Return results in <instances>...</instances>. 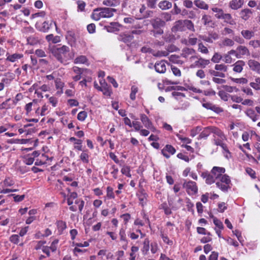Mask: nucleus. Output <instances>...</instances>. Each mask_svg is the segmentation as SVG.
<instances>
[{
    "mask_svg": "<svg viewBox=\"0 0 260 260\" xmlns=\"http://www.w3.org/2000/svg\"><path fill=\"white\" fill-rule=\"evenodd\" d=\"M107 194L106 198L108 199H112L115 198L114 193L113 192V189L110 187L108 186L106 189Z\"/></svg>",
    "mask_w": 260,
    "mask_h": 260,
    "instance_id": "obj_50",
    "label": "nucleus"
},
{
    "mask_svg": "<svg viewBox=\"0 0 260 260\" xmlns=\"http://www.w3.org/2000/svg\"><path fill=\"white\" fill-rule=\"evenodd\" d=\"M134 38V36L131 32L120 34L118 37V40L124 43H128L131 42Z\"/></svg>",
    "mask_w": 260,
    "mask_h": 260,
    "instance_id": "obj_18",
    "label": "nucleus"
},
{
    "mask_svg": "<svg viewBox=\"0 0 260 260\" xmlns=\"http://www.w3.org/2000/svg\"><path fill=\"white\" fill-rule=\"evenodd\" d=\"M230 79L233 82L240 84H246L248 82V80L245 78H235L231 77Z\"/></svg>",
    "mask_w": 260,
    "mask_h": 260,
    "instance_id": "obj_46",
    "label": "nucleus"
},
{
    "mask_svg": "<svg viewBox=\"0 0 260 260\" xmlns=\"http://www.w3.org/2000/svg\"><path fill=\"white\" fill-rule=\"evenodd\" d=\"M150 246V242L149 239L148 238L145 239L143 242L142 246L141 248V251L143 255H146L149 253Z\"/></svg>",
    "mask_w": 260,
    "mask_h": 260,
    "instance_id": "obj_24",
    "label": "nucleus"
},
{
    "mask_svg": "<svg viewBox=\"0 0 260 260\" xmlns=\"http://www.w3.org/2000/svg\"><path fill=\"white\" fill-rule=\"evenodd\" d=\"M158 7L161 10H166L170 9L172 7V4L168 1H162L159 3Z\"/></svg>",
    "mask_w": 260,
    "mask_h": 260,
    "instance_id": "obj_35",
    "label": "nucleus"
},
{
    "mask_svg": "<svg viewBox=\"0 0 260 260\" xmlns=\"http://www.w3.org/2000/svg\"><path fill=\"white\" fill-rule=\"evenodd\" d=\"M160 208L164 209L166 215H170L172 213L171 209L168 207L166 203H163L160 205Z\"/></svg>",
    "mask_w": 260,
    "mask_h": 260,
    "instance_id": "obj_62",
    "label": "nucleus"
},
{
    "mask_svg": "<svg viewBox=\"0 0 260 260\" xmlns=\"http://www.w3.org/2000/svg\"><path fill=\"white\" fill-rule=\"evenodd\" d=\"M87 61V58L85 56L80 55L76 58L74 60V63L76 64L78 63H85Z\"/></svg>",
    "mask_w": 260,
    "mask_h": 260,
    "instance_id": "obj_53",
    "label": "nucleus"
},
{
    "mask_svg": "<svg viewBox=\"0 0 260 260\" xmlns=\"http://www.w3.org/2000/svg\"><path fill=\"white\" fill-rule=\"evenodd\" d=\"M55 84L56 89L60 90V91H58V92L62 93L63 92L62 88L64 86V83L60 79H57L55 80Z\"/></svg>",
    "mask_w": 260,
    "mask_h": 260,
    "instance_id": "obj_44",
    "label": "nucleus"
},
{
    "mask_svg": "<svg viewBox=\"0 0 260 260\" xmlns=\"http://www.w3.org/2000/svg\"><path fill=\"white\" fill-rule=\"evenodd\" d=\"M176 152V149L170 145H167L161 150V153L167 158H169L171 155H173Z\"/></svg>",
    "mask_w": 260,
    "mask_h": 260,
    "instance_id": "obj_10",
    "label": "nucleus"
},
{
    "mask_svg": "<svg viewBox=\"0 0 260 260\" xmlns=\"http://www.w3.org/2000/svg\"><path fill=\"white\" fill-rule=\"evenodd\" d=\"M222 60L226 63H231L233 62L231 56L228 53L222 56Z\"/></svg>",
    "mask_w": 260,
    "mask_h": 260,
    "instance_id": "obj_58",
    "label": "nucleus"
},
{
    "mask_svg": "<svg viewBox=\"0 0 260 260\" xmlns=\"http://www.w3.org/2000/svg\"><path fill=\"white\" fill-rule=\"evenodd\" d=\"M230 183L231 180L229 176L224 174L216 181V186L224 192L227 191L230 188Z\"/></svg>",
    "mask_w": 260,
    "mask_h": 260,
    "instance_id": "obj_3",
    "label": "nucleus"
},
{
    "mask_svg": "<svg viewBox=\"0 0 260 260\" xmlns=\"http://www.w3.org/2000/svg\"><path fill=\"white\" fill-rule=\"evenodd\" d=\"M201 176L205 180V182L208 184H212L216 182L214 177L211 174V172L210 173L207 171L203 172L202 173Z\"/></svg>",
    "mask_w": 260,
    "mask_h": 260,
    "instance_id": "obj_12",
    "label": "nucleus"
},
{
    "mask_svg": "<svg viewBox=\"0 0 260 260\" xmlns=\"http://www.w3.org/2000/svg\"><path fill=\"white\" fill-rule=\"evenodd\" d=\"M244 0H232L229 2V7L234 10H237L242 7Z\"/></svg>",
    "mask_w": 260,
    "mask_h": 260,
    "instance_id": "obj_15",
    "label": "nucleus"
},
{
    "mask_svg": "<svg viewBox=\"0 0 260 260\" xmlns=\"http://www.w3.org/2000/svg\"><path fill=\"white\" fill-rule=\"evenodd\" d=\"M139 250V247L136 246H133L131 247V252L129 253V260H136V253Z\"/></svg>",
    "mask_w": 260,
    "mask_h": 260,
    "instance_id": "obj_45",
    "label": "nucleus"
},
{
    "mask_svg": "<svg viewBox=\"0 0 260 260\" xmlns=\"http://www.w3.org/2000/svg\"><path fill=\"white\" fill-rule=\"evenodd\" d=\"M212 134H213L215 144L224 148V144L223 143L222 141L224 140L226 138L223 132L216 127H212Z\"/></svg>",
    "mask_w": 260,
    "mask_h": 260,
    "instance_id": "obj_4",
    "label": "nucleus"
},
{
    "mask_svg": "<svg viewBox=\"0 0 260 260\" xmlns=\"http://www.w3.org/2000/svg\"><path fill=\"white\" fill-rule=\"evenodd\" d=\"M250 86L256 90H259L260 77H256L253 82L250 83Z\"/></svg>",
    "mask_w": 260,
    "mask_h": 260,
    "instance_id": "obj_38",
    "label": "nucleus"
},
{
    "mask_svg": "<svg viewBox=\"0 0 260 260\" xmlns=\"http://www.w3.org/2000/svg\"><path fill=\"white\" fill-rule=\"evenodd\" d=\"M241 34L246 40H250L254 36V32L252 30L243 29L241 31Z\"/></svg>",
    "mask_w": 260,
    "mask_h": 260,
    "instance_id": "obj_31",
    "label": "nucleus"
},
{
    "mask_svg": "<svg viewBox=\"0 0 260 260\" xmlns=\"http://www.w3.org/2000/svg\"><path fill=\"white\" fill-rule=\"evenodd\" d=\"M184 26H185V29H188V30H191L193 32L195 31L194 24L191 20H184Z\"/></svg>",
    "mask_w": 260,
    "mask_h": 260,
    "instance_id": "obj_43",
    "label": "nucleus"
},
{
    "mask_svg": "<svg viewBox=\"0 0 260 260\" xmlns=\"http://www.w3.org/2000/svg\"><path fill=\"white\" fill-rule=\"evenodd\" d=\"M202 106L205 108L211 110L217 113H219L223 111V110L221 108L216 106L209 102L203 103Z\"/></svg>",
    "mask_w": 260,
    "mask_h": 260,
    "instance_id": "obj_17",
    "label": "nucleus"
},
{
    "mask_svg": "<svg viewBox=\"0 0 260 260\" xmlns=\"http://www.w3.org/2000/svg\"><path fill=\"white\" fill-rule=\"evenodd\" d=\"M119 235L121 241H126V236L125 234V230L123 228H121L119 232Z\"/></svg>",
    "mask_w": 260,
    "mask_h": 260,
    "instance_id": "obj_63",
    "label": "nucleus"
},
{
    "mask_svg": "<svg viewBox=\"0 0 260 260\" xmlns=\"http://www.w3.org/2000/svg\"><path fill=\"white\" fill-rule=\"evenodd\" d=\"M225 170L223 167H214L211 170V174L216 181L225 173Z\"/></svg>",
    "mask_w": 260,
    "mask_h": 260,
    "instance_id": "obj_9",
    "label": "nucleus"
},
{
    "mask_svg": "<svg viewBox=\"0 0 260 260\" xmlns=\"http://www.w3.org/2000/svg\"><path fill=\"white\" fill-rule=\"evenodd\" d=\"M53 56L61 63L67 65L70 60L73 59L74 53L70 48L66 45H57L50 49Z\"/></svg>",
    "mask_w": 260,
    "mask_h": 260,
    "instance_id": "obj_1",
    "label": "nucleus"
},
{
    "mask_svg": "<svg viewBox=\"0 0 260 260\" xmlns=\"http://www.w3.org/2000/svg\"><path fill=\"white\" fill-rule=\"evenodd\" d=\"M161 237L164 242L167 244L168 245H172L173 244V241L171 240H170L167 235H166L164 234H161Z\"/></svg>",
    "mask_w": 260,
    "mask_h": 260,
    "instance_id": "obj_64",
    "label": "nucleus"
},
{
    "mask_svg": "<svg viewBox=\"0 0 260 260\" xmlns=\"http://www.w3.org/2000/svg\"><path fill=\"white\" fill-rule=\"evenodd\" d=\"M69 141L74 143V149L79 151L82 150V140L75 137H71Z\"/></svg>",
    "mask_w": 260,
    "mask_h": 260,
    "instance_id": "obj_19",
    "label": "nucleus"
},
{
    "mask_svg": "<svg viewBox=\"0 0 260 260\" xmlns=\"http://www.w3.org/2000/svg\"><path fill=\"white\" fill-rule=\"evenodd\" d=\"M221 34L223 36H227L228 35H234V31L228 27H225L221 31Z\"/></svg>",
    "mask_w": 260,
    "mask_h": 260,
    "instance_id": "obj_56",
    "label": "nucleus"
},
{
    "mask_svg": "<svg viewBox=\"0 0 260 260\" xmlns=\"http://www.w3.org/2000/svg\"><path fill=\"white\" fill-rule=\"evenodd\" d=\"M39 41V39L35 36H30L27 38V43L31 45H35L38 44Z\"/></svg>",
    "mask_w": 260,
    "mask_h": 260,
    "instance_id": "obj_42",
    "label": "nucleus"
},
{
    "mask_svg": "<svg viewBox=\"0 0 260 260\" xmlns=\"http://www.w3.org/2000/svg\"><path fill=\"white\" fill-rule=\"evenodd\" d=\"M155 71L159 73H164L166 71L165 62L160 61L156 62L154 66Z\"/></svg>",
    "mask_w": 260,
    "mask_h": 260,
    "instance_id": "obj_26",
    "label": "nucleus"
},
{
    "mask_svg": "<svg viewBox=\"0 0 260 260\" xmlns=\"http://www.w3.org/2000/svg\"><path fill=\"white\" fill-rule=\"evenodd\" d=\"M184 20H179L176 21L172 27V30L173 32L184 31L185 30Z\"/></svg>",
    "mask_w": 260,
    "mask_h": 260,
    "instance_id": "obj_13",
    "label": "nucleus"
},
{
    "mask_svg": "<svg viewBox=\"0 0 260 260\" xmlns=\"http://www.w3.org/2000/svg\"><path fill=\"white\" fill-rule=\"evenodd\" d=\"M198 60L194 62V64L198 68H205L210 63V60L202 57L197 58Z\"/></svg>",
    "mask_w": 260,
    "mask_h": 260,
    "instance_id": "obj_22",
    "label": "nucleus"
},
{
    "mask_svg": "<svg viewBox=\"0 0 260 260\" xmlns=\"http://www.w3.org/2000/svg\"><path fill=\"white\" fill-rule=\"evenodd\" d=\"M150 250L152 253L154 254L156 253L158 250V244L156 242H152L150 244Z\"/></svg>",
    "mask_w": 260,
    "mask_h": 260,
    "instance_id": "obj_61",
    "label": "nucleus"
},
{
    "mask_svg": "<svg viewBox=\"0 0 260 260\" xmlns=\"http://www.w3.org/2000/svg\"><path fill=\"white\" fill-rule=\"evenodd\" d=\"M87 116V114L85 111H81L77 115V119L81 121H83L85 120Z\"/></svg>",
    "mask_w": 260,
    "mask_h": 260,
    "instance_id": "obj_59",
    "label": "nucleus"
},
{
    "mask_svg": "<svg viewBox=\"0 0 260 260\" xmlns=\"http://www.w3.org/2000/svg\"><path fill=\"white\" fill-rule=\"evenodd\" d=\"M171 70L175 76L177 77H180L181 76V72L177 67L175 66H171Z\"/></svg>",
    "mask_w": 260,
    "mask_h": 260,
    "instance_id": "obj_54",
    "label": "nucleus"
},
{
    "mask_svg": "<svg viewBox=\"0 0 260 260\" xmlns=\"http://www.w3.org/2000/svg\"><path fill=\"white\" fill-rule=\"evenodd\" d=\"M248 65L249 68L254 72L260 74V63L258 61L250 59L248 61Z\"/></svg>",
    "mask_w": 260,
    "mask_h": 260,
    "instance_id": "obj_14",
    "label": "nucleus"
},
{
    "mask_svg": "<svg viewBox=\"0 0 260 260\" xmlns=\"http://www.w3.org/2000/svg\"><path fill=\"white\" fill-rule=\"evenodd\" d=\"M198 51L203 54H207L209 53V50L207 47L204 45L202 43L198 44Z\"/></svg>",
    "mask_w": 260,
    "mask_h": 260,
    "instance_id": "obj_52",
    "label": "nucleus"
},
{
    "mask_svg": "<svg viewBox=\"0 0 260 260\" xmlns=\"http://www.w3.org/2000/svg\"><path fill=\"white\" fill-rule=\"evenodd\" d=\"M139 88L137 86L133 85L131 87V92L130 93V99L134 101L136 99V94L138 92Z\"/></svg>",
    "mask_w": 260,
    "mask_h": 260,
    "instance_id": "obj_48",
    "label": "nucleus"
},
{
    "mask_svg": "<svg viewBox=\"0 0 260 260\" xmlns=\"http://www.w3.org/2000/svg\"><path fill=\"white\" fill-rule=\"evenodd\" d=\"M9 79L4 78L0 82V91H2L5 88V83H9L11 80L14 78V75L12 73L9 74Z\"/></svg>",
    "mask_w": 260,
    "mask_h": 260,
    "instance_id": "obj_30",
    "label": "nucleus"
},
{
    "mask_svg": "<svg viewBox=\"0 0 260 260\" xmlns=\"http://www.w3.org/2000/svg\"><path fill=\"white\" fill-rule=\"evenodd\" d=\"M234 45V41L227 37L223 38L220 43L219 44V45L221 47H233Z\"/></svg>",
    "mask_w": 260,
    "mask_h": 260,
    "instance_id": "obj_28",
    "label": "nucleus"
},
{
    "mask_svg": "<svg viewBox=\"0 0 260 260\" xmlns=\"http://www.w3.org/2000/svg\"><path fill=\"white\" fill-rule=\"evenodd\" d=\"M105 27L108 32H116L120 30L122 26L117 22H112Z\"/></svg>",
    "mask_w": 260,
    "mask_h": 260,
    "instance_id": "obj_16",
    "label": "nucleus"
},
{
    "mask_svg": "<svg viewBox=\"0 0 260 260\" xmlns=\"http://www.w3.org/2000/svg\"><path fill=\"white\" fill-rule=\"evenodd\" d=\"M130 172H131L130 167L127 166H123L121 170V172L122 174H123L129 178H131L132 177Z\"/></svg>",
    "mask_w": 260,
    "mask_h": 260,
    "instance_id": "obj_47",
    "label": "nucleus"
},
{
    "mask_svg": "<svg viewBox=\"0 0 260 260\" xmlns=\"http://www.w3.org/2000/svg\"><path fill=\"white\" fill-rule=\"evenodd\" d=\"M245 113L253 122L256 121L258 119V116L256 114L255 111L252 108H248L245 111Z\"/></svg>",
    "mask_w": 260,
    "mask_h": 260,
    "instance_id": "obj_23",
    "label": "nucleus"
},
{
    "mask_svg": "<svg viewBox=\"0 0 260 260\" xmlns=\"http://www.w3.org/2000/svg\"><path fill=\"white\" fill-rule=\"evenodd\" d=\"M210 73L211 75L214 76V77H219L220 78H224L225 77L224 73L218 72L217 71L210 70Z\"/></svg>",
    "mask_w": 260,
    "mask_h": 260,
    "instance_id": "obj_55",
    "label": "nucleus"
},
{
    "mask_svg": "<svg viewBox=\"0 0 260 260\" xmlns=\"http://www.w3.org/2000/svg\"><path fill=\"white\" fill-rule=\"evenodd\" d=\"M213 12L215 13V17L217 19H221L223 14V11L220 8L217 7H213L211 9Z\"/></svg>",
    "mask_w": 260,
    "mask_h": 260,
    "instance_id": "obj_41",
    "label": "nucleus"
},
{
    "mask_svg": "<svg viewBox=\"0 0 260 260\" xmlns=\"http://www.w3.org/2000/svg\"><path fill=\"white\" fill-rule=\"evenodd\" d=\"M218 95L220 98L224 101H228L229 99V94L223 90L219 91Z\"/></svg>",
    "mask_w": 260,
    "mask_h": 260,
    "instance_id": "obj_60",
    "label": "nucleus"
},
{
    "mask_svg": "<svg viewBox=\"0 0 260 260\" xmlns=\"http://www.w3.org/2000/svg\"><path fill=\"white\" fill-rule=\"evenodd\" d=\"M51 24H49L48 22L44 21L43 23H37L36 24V27L40 31L43 32H47L50 28Z\"/></svg>",
    "mask_w": 260,
    "mask_h": 260,
    "instance_id": "obj_27",
    "label": "nucleus"
},
{
    "mask_svg": "<svg viewBox=\"0 0 260 260\" xmlns=\"http://www.w3.org/2000/svg\"><path fill=\"white\" fill-rule=\"evenodd\" d=\"M152 25L154 29H157L165 26V22L160 18H156L152 21Z\"/></svg>",
    "mask_w": 260,
    "mask_h": 260,
    "instance_id": "obj_32",
    "label": "nucleus"
},
{
    "mask_svg": "<svg viewBox=\"0 0 260 260\" xmlns=\"http://www.w3.org/2000/svg\"><path fill=\"white\" fill-rule=\"evenodd\" d=\"M196 54V51L193 49L186 48L183 50L182 56L185 58H187L189 55H191L190 58H198V56L194 55Z\"/></svg>",
    "mask_w": 260,
    "mask_h": 260,
    "instance_id": "obj_25",
    "label": "nucleus"
},
{
    "mask_svg": "<svg viewBox=\"0 0 260 260\" xmlns=\"http://www.w3.org/2000/svg\"><path fill=\"white\" fill-rule=\"evenodd\" d=\"M46 39L49 42L53 43H57L60 42L59 37L56 36H54L52 34H50L46 37Z\"/></svg>",
    "mask_w": 260,
    "mask_h": 260,
    "instance_id": "obj_40",
    "label": "nucleus"
},
{
    "mask_svg": "<svg viewBox=\"0 0 260 260\" xmlns=\"http://www.w3.org/2000/svg\"><path fill=\"white\" fill-rule=\"evenodd\" d=\"M245 64V63L244 61L242 60H238L233 65V71L236 73H241L242 71Z\"/></svg>",
    "mask_w": 260,
    "mask_h": 260,
    "instance_id": "obj_20",
    "label": "nucleus"
},
{
    "mask_svg": "<svg viewBox=\"0 0 260 260\" xmlns=\"http://www.w3.org/2000/svg\"><path fill=\"white\" fill-rule=\"evenodd\" d=\"M56 225L58 229V231L61 234L64 230L67 228L66 222L62 220H58L56 222Z\"/></svg>",
    "mask_w": 260,
    "mask_h": 260,
    "instance_id": "obj_37",
    "label": "nucleus"
},
{
    "mask_svg": "<svg viewBox=\"0 0 260 260\" xmlns=\"http://www.w3.org/2000/svg\"><path fill=\"white\" fill-rule=\"evenodd\" d=\"M215 70L216 71H219L223 72H226L228 71V66L224 64H216L215 66Z\"/></svg>",
    "mask_w": 260,
    "mask_h": 260,
    "instance_id": "obj_51",
    "label": "nucleus"
},
{
    "mask_svg": "<svg viewBox=\"0 0 260 260\" xmlns=\"http://www.w3.org/2000/svg\"><path fill=\"white\" fill-rule=\"evenodd\" d=\"M140 117L141 121L146 128L153 132L156 131V128L153 126L152 122L145 114H141Z\"/></svg>",
    "mask_w": 260,
    "mask_h": 260,
    "instance_id": "obj_8",
    "label": "nucleus"
},
{
    "mask_svg": "<svg viewBox=\"0 0 260 260\" xmlns=\"http://www.w3.org/2000/svg\"><path fill=\"white\" fill-rule=\"evenodd\" d=\"M238 58H242L244 56L250 55V52L248 49L245 46L239 45L237 47Z\"/></svg>",
    "mask_w": 260,
    "mask_h": 260,
    "instance_id": "obj_11",
    "label": "nucleus"
},
{
    "mask_svg": "<svg viewBox=\"0 0 260 260\" xmlns=\"http://www.w3.org/2000/svg\"><path fill=\"white\" fill-rule=\"evenodd\" d=\"M15 183L13 179L10 177H7L2 182V187H8L13 186Z\"/></svg>",
    "mask_w": 260,
    "mask_h": 260,
    "instance_id": "obj_36",
    "label": "nucleus"
},
{
    "mask_svg": "<svg viewBox=\"0 0 260 260\" xmlns=\"http://www.w3.org/2000/svg\"><path fill=\"white\" fill-rule=\"evenodd\" d=\"M202 21L205 25H206L211 22V17L209 15L204 14L202 16Z\"/></svg>",
    "mask_w": 260,
    "mask_h": 260,
    "instance_id": "obj_57",
    "label": "nucleus"
},
{
    "mask_svg": "<svg viewBox=\"0 0 260 260\" xmlns=\"http://www.w3.org/2000/svg\"><path fill=\"white\" fill-rule=\"evenodd\" d=\"M67 203L69 206H70L69 208L70 210L73 212L76 211L77 209H78L79 212H81L84 205V202L80 199H76L75 201V204L77 205V206L73 205L74 203L73 199L69 197L67 198Z\"/></svg>",
    "mask_w": 260,
    "mask_h": 260,
    "instance_id": "obj_5",
    "label": "nucleus"
},
{
    "mask_svg": "<svg viewBox=\"0 0 260 260\" xmlns=\"http://www.w3.org/2000/svg\"><path fill=\"white\" fill-rule=\"evenodd\" d=\"M116 10L108 8H99L93 10L91 17L95 21H98L103 18H110L114 15Z\"/></svg>",
    "mask_w": 260,
    "mask_h": 260,
    "instance_id": "obj_2",
    "label": "nucleus"
},
{
    "mask_svg": "<svg viewBox=\"0 0 260 260\" xmlns=\"http://www.w3.org/2000/svg\"><path fill=\"white\" fill-rule=\"evenodd\" d=\"M252 11L249 9H244L240 12V16L242 19L246 21L249 19L252 14Z\"/></svg>",
    "mask_w": 260,
    "mask_h": 260,
    "instance_id": "obj_21",
    "label": "nucleus"
},
{
    "mask_svg": "<svg viewBox=\"0 0 260 260\" xmlns=\"http://www.w3.org/2000/svg\"><path fill=\"white\" fill-rule=\"evenodd\" d=\"M80 160L84 164H88L89 161V155L87 150L82 151L79 156Z\"/></svg>",
    "mask_w": 260,
    "mask_h": 260,
    "instance_id": "obj_33",
    "label": "nucleus"
},
{
    "mask_svg": "<svg viewBox=\"0 0 260 260\" xmlns=\"http://www.w3.org/2000/svg\"><path fill=\"white\" fill-rule=\"evenodd\" d=\"M6 60L12 63H16L18 61L21 60L24 57V55L22 53L15 52L13 54L7 53L6 55Z\"/></svg>",
    "mask_w": 260,
    "mask_h": 260,
    "instance_id": "obj_7",
    "label": "nucleus"
},
{
    "mask_svg": "<svg viewBox=\"0 0 260 260\" xmlns=\"http://www.w3.org/2000/svg\"><path fill=\"white\" fill-rule=\"evenodd\" d=\"M193 4L200 9L207 10L209 9V5L203 0H194Z\"/></svg>",
    "mask_w": 260,
    "mask_h": 260,
    "instance_id": "obj_29",
    "label": "nucleus"
},
{
    "mask_svg": "<svg viewBox=\"0 0 260 260\" xmlns=\"http://www.w3.org/2000/svg\"><path fill=\"white\" fill-rule=\"evenodd\" d=\"M222 59V56L218 52H215L211 60L214 63H218Z\"/></svg>",
    "mask_w": 260,
    "mask_h": 260,
    "instance_id": "obj_49",
    "label": "nucleus"
},
{
    "mask_svg": "<svg viewBox=\"0 0 260 260\" xmlns=\"http://www.w3.org/2000/svg\"><path fill=\"white\" fill-rule=\"evenodd\" d=\"M103 5L108 7H116L120 4L119 0H103Z\"/></svg>",
    "mask_w": 260,
    "mask_h": 260,
    "instance_id": "obj_34",
    "label": "nucleus"
},
{
    "mask_svg": "<svg viewBox=\"0 0 260 260\" xmlns=\"http://www.w3.org/2000/svg\"><path fill=\"white\" fill-rule=\"evenodd\" d=\"M183 186L189 195H194L198 192V186L196 183L194 181L190 180L185 181Z\"/></svg>",
    "mask_w": 260,
    "mask_h": 260,
    "instance_id": "obj_6",
    "label": "nucleus"
},
{
    "mask_svg": "<svg viewBox=\"0 0 260 260\" xmlns=\"http://www.w3.org/2000/svg\"><path fill=\"white\" fill-rule=\"evenodd\" d=\"M212 127H206L204 128L200 135V138H206L212 133Z\"/></svg>",
    "mask_w": 260,
    "mask_h": 260,
    "instance_id": "obj_39",
    "label": "nucleus"
}]
</instances>
